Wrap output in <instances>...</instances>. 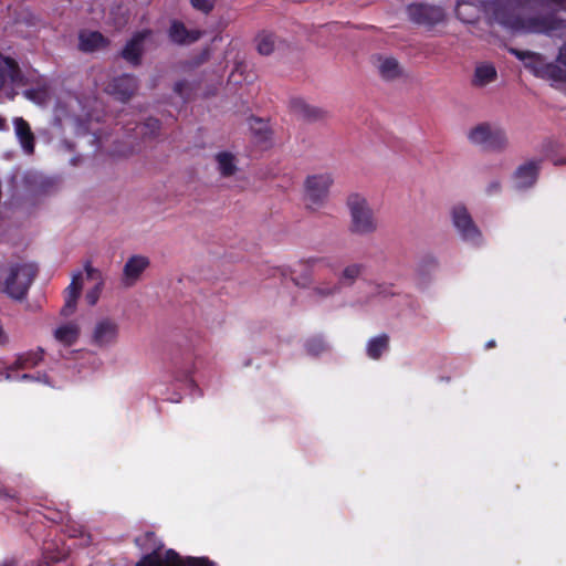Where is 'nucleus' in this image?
<instances>
[{
  "label": "nucleus",
  "mask_w": 566,
  "mask_h": 566,
  "mask_svg": "<svg viewBox=\"0 0 566 566\" xmlns=\"http://www.w3.org/2000/svg\"><path fill=\"white\" fill-rule=\"evenodd\" d=\"M15 136L27 155H33L35 148V137L29 123L22 117H15L13 120Z\"/></svg>",
  "instance_id": "obj_14"
},
{
  "label": "nucleus",
  "mask_w": 566,
  "mask_h": 566,
  "mask_svg": "<svg viewBox=\"0 0 566 566\" xmlns=\"http://www.w3.org/2000/svg\"><path fill=\"white\" fill-rule=\"evenodd\" d=\"M163 545L144 555L136 566H216L208 557H181L175 549L161 553Z\"/></svg>",
  "instance_id": "obj_3"
},
{
  "label": "nucleus",
  "mask_w": 566,
  "mask_h": 566,
  "mask_svg": "<svg viewBox=\"0 0 566 566\" xmlns=\"http://www.w3.org/2000/svg\"><path fill=\"white\" fill-rule=\"evenodd\" d=\"M190 3L195 9L203 13H209L213 9V3L210 0H190Z\"/></svg>",
  "instance_id": "obj_36"
},
{
  "label": "nucleus",
  "mask_w": 566,
  "mask_h": 566,
  "mask_svg": "<svg viewBox=\"0 0 566 566\" xmlns=\"http://www.w3.org/2000/svg\"><path fill=\"white\" fill-rule=\"evenodd\" d=\"M36 274L38 268L33 263L17 262L11 264L4 284H2L4 286L2 292H6L15 301L24 300Z\"/></svg>",
  "instance_id": "obj_1"
},
{
  "label": "nucleus",
  "mask_w": 566,
  "mask_h": 566,
  "mask_svg": "<svg viewBox=\"0 0 566 566\" xmlns=\"http://www.w3.org/2000/svg\"><path fill=\"white\" fill-rule=\"evenodd\" d=\"M300 266L304 268V274L297 277H292L295 285L306 287L312 282V269L316 265H324L334 269L327 258H308L298 262Z\"/></svg>",
  "instance_id": "obj_19"
},
{
  "label": "nucleus",
  "mask_w": 566,
  "mask_h": 566,
  "mask_svg": "<svg viewBox=\"0 0 566 566\" xmlns=\"http://www.w3.org/2000/svg\"><path fill=\"white\" fill-rule=\"evenodd\" d=\"M80 337V327L75 323H67L54 331V338L64 346L74 345Z\"/></svg>",
  "instance_id": "obj_24"
},
{
  "label": "nucleus",
  "mask_w": 566,
  "mask_h": 566,
  "mask_svg": "<svg viewBox=\"0 0 566 566\" xmlns=\"http://www.w3.org/2000/svg\"><path fill=\"white\" fill-rule=\"evenodd\" d=\"M438 260L436 256L431 255V254H427L424 255L419 264H418V271L420 274H427L429 273L431 270H434L438 268Z\"/></svg>",
  "instance_id": "obj_33"
},
{
  "label": "nucleus",
  "mask_w": 566,
  "mask_h": 566,
  "mask_svg": "<svg viewBox=\"0 0 566 566\" xmlns=\"http://www.w3.org/2000/svg\"><path fill=\"white\" fill-rule=\"evenodd\" d=\"M377 69L386 81L398 78L402 73L399 62L391 56H379Z\"/></svg>",
  "instance_id": "obj_23"
},
{
  "label": "nucleus",
  "mask_w": 566,
  "mask_h": 566,
  "mask_svg": "<svg viewBox=\"0 0 566 566\" xmlns=\"http://www.w3.org/2000/svg\"><path fill=\"white\" fill-rule=\"evenodd\" d=\"M510 25L514 29H517L521 25V20L515 19L512 23H510Z\"/></svg>",
  "instance_id": "obj_46"
},
{
  "label": "nucleus",
  "mask_w": 566,
  "mask_h": 566,
  "mask_svg": "<svg viewBox=\"0 0 566 566\" xmlns=\"http://www.w3.org/2000/svg\"><path fill=\"white\" fill-rule=\"evenodd\" d=\"M44 356V349L42 347H38L35 350H29L23 353L17 357L14 363L7 367L6 378L7 379H34V377L30 374L23 373L19 374V370H25L33 368L42 361Z\"/></svg>",
  "instance_id": "obj_8"
},
{
  "label": "nucleus",
  "mask_w": 566,
  "mask_h": 566,
  "mask_svg": "<svg viewBox=\"0 0 566 566\" xmlns=\"http://www.w3.org/2000/svg\"><path fill=\"white\" fill-rule=\"evenodd\" d=\"M84 269L88 279H94L95 274H98V271L94 269L90 262L85 263Z\"/></svg>",
  "instance_id": "obj_42"
},
{
  "label": "nucleus",
  "mask_w": 566,
  "mask_h": 566,
  "mask_svg": "<svg viewBox=\"0 0 566 566\" xmlns=\"http://www.w3.org/2000/svg\"><path fill=\"white\" fill-rule=\"evenodd\" d=\"M34 178H35V176H34V175H32V174H27V175L24 176V180H25L27 182H31Z\"/></svg>",
  "instance_id": "obj_47"
},
{
  "label": "nucleus",
  "mask_w": 566,
  "mask_h": 566,
  "mask_svg": "<svg viewBox=\"0 0 566 566\" xmlns=\"http://www.w3.org/2000/svg\"><path fill=\"white\" fill-rule=\"evenodd\" d=\"M144 127L149 130L150 135L156 136L160 129V120L150 117L144 123Z\"/></svg>",
  "instance_id": "obj_37"
},
{
  "label": "nucleus",
  "mask_w": 566,
  "mask_h": 566,
  "mask_svg": "<svg viewBox=\"0 0 566 566\" xmlns=\"http://www.w3.org/2000/svg\"><path fill=\"white\" fill-rule=\"evenodd\" d=\"M532 72L543 78L566 82V71L554 63H545L543 57L536 64H531Z\"/></svg>",
  "instance_id": "obj_20"
},
{
  "label": "nucleus",
  "mask_w": 566,
  "mask_h": 566,
  "mask_svg": "<svg viewBox=\"0 0 566 566\" xmlns=\"http://www.w3.org/2000/svg\"><path fill=\"white\" fill-rule=\"evenodd\" d=\"M408 14L411 21L424 25H434L444 18L442 8L423 3L410 4Z\"/></svg>",
  "instance_id": "obj_10"
},
{
  "label": "nucleus",
  "mask_w": 566,
  "mask_h": 566,
  "mask_svg": "<svg viewBox=\"0 0 566 566\" xmlns=\"http://www.w3.org/2000/svg\"><path fill=\"white\" fill-rule=\"evenodd\" d=\"M389 349V336L380 334L368 340L366 346L367 356L371 359H379L381 355Z\"/></svg>",
  "instance_id": "obj_25"
},
{
  "label": "nucleus",
  "mask_w": 566,
  "mask_h": 566,
  "mask_svg": "<svg viewBox=\"0 0 566 566\" xmlns=\"http://www.w3.org/2000/svg\"><path fill=\"white\" fill-rule=\"evenodd\" d=\"M149 265V261L143 255H133L124 266V276L127 285H132Z\"/></svg>",
  "instance_id": "obj_21"
},
{
  "label": "nucleus",
  "mask_w": 566,
  "mask_h": 566,
  "mask_svg": "<svg viewBox=\"0 0 566 566\" xmlns=\"http://www.w3.org/2000/svg\"><path fill=\"white\" fill-rule=\"evenodd\" d=\"M501 190V184L500 181L495 180V181H492L488 188H486V192L488 195H494V193H497L500 192Z\"/></svg>",
  "instance_id": "obj_41"
},
{
  "label": "nucleus",
  "mask_w": 566,
  "mask_h": 566,
  "mask_svg": "<svg viewBox=\"0 0 566 566\" xmlns=\"http://www.w3.org/2000/svg\"><path fill=\"white\" fill-rule=\"evenodd\" d=\"M36 94H38V92L35 90H25L24 91V96L29 99H34Z\"/></svg>",
  "instance_id": "obj_44"
},
{
  "label": "nucleus",
  "mask_w": 566,
  "mask_h": 566,
  "mask_svg": "<svg viewBox=\"0 0 566 566\" xmlns=\"http://www.w3.org/2000/svg\"><path fill=\"white\" fill-rule=\"evenodd\" d=\"M82 290V273L73 274L70 285L65 289V303L61 308L62 316H70L76 308L77 298Z\"/></svg>",
  "instance_id": "obj_16"
},
{
  "label": "nucleus",
  "mask_w": 566,
  "mask_h": 566,
  "mask_svg": "<svg viewBox=\"0 0 566 566\" xmlns=\"http://www.w3.org/2000/svg\"><path fill=\"white\" fill-rule=\"evenodd\" d=\"M2 95L9 99H13L18 94L17 88L27 85L28 81L23 75L18 62L10 57L2 55Z\"/></svg>",
  "instance_id": "obj_6"
},
{
  "label": "nucleus",
  "mask_w": 566,
  "mask_h": 566,
  "mask_svg": "<svg viewBox=\"0 0 566 566\" xmlns=\"http://www.w3.org/2000/svg\"><path fill=\"white\" fill-rule=\"evenodd\" d=\"M151 33L150 29L135 32L120 51V57L134 67L139 66L143 62L144 42Z\"/></svg>",
  "instance_id": "obj_9"
},
{
  "label": "nucleus",
  "mask_w": 566,
  "mask_h": 566,
  "mask_svg": "<svg viewBox=\"0 0 566 566\" xmlns=\"http://www.w3.org/2000/svg\"><path fill=\"white\" fill-rule=\"evenodd\" d=\"M306 350L313 356H318L327 350V344L322 337H312L306 342Z\"/></svg>",
  "instance_id": "obj_32"
},
{
  "label": "nucleus",
  "mask_w": 566,
  "mask_h": 566,
  "mask_svg": "<svg viewBox=\"0 0 566 566\" xmlns=\"http://www.w3.org/2000/svg\"><path fill=\"white\" fill-rule=\"evenodd\" d=\"M485 347L489 349V348H493L495 347V342L494 340H490L486 343Z\"/></svg>",
  "instance_id": "obj_49"
},
{
  "label": "nucleus",
  "mask_w": 566,
  "mask_h": 566,
  "mask_svg": "<svg viewBox=\"0 0 566 566\" xmlns=\"http://www.w3.org/2000/svg\"><path fill=\"white\" fill-rule=\"evenodd\" d=\"M294 272H296V270L286 269V270L282 271V275H284V276L287 274L292 275Z\"/></svg>",
  "instance_id": "obj_48"
},
{
  "label": "nucleus",
  "mask_w": 566,
  "mask_h": 566,
  "mask_svg": "<svg viewBox=\"0 0 566 566\" xmlns=\"http://www.w3.org/2000/svg\"><path fill=\"white\" fill-rule=\"evenodd\" d=\"M275 40L271 33L262 32L256 36V50L261 55H270L274 51Z\"/></svg>",
  "instance_id": "obj_28"
},
{
  "label": "nucleus",
  "mask_w": 566,
  "mask_h": 566,
  "mask_svg": "<svg viewBox=\"0 0 566 566\" xmlns=\"http://www.w3.org/2000/svg\"><path fill=\"white\" fill-rule=\"evenodd\" d=\"M510 52L515 55L518 60L523 61L526 69L532 71L531 64H536L537 61H541L542 55L531 52V51H522L518 49H510Z\"/></svg>",
  "instance_id": "obj_30"
},
{
  "label": "nucleus",
  "mask_w": 566,
  "mask_h": 566,
  "mask_svg": "<svg viewBox=\"0 0 566 566\" xmlns=\"http://www.w3.org/2000/svg\"><path fill=\"white\" fill-rule=\"evenodd\" d=\"M347 207L350 213L349 231L352 233L368 235L377 230V220L366 198L358 193H352L347 198Z\"/></svg>",
  "instance_id": "obj_2"
},
{
  "label": "nucleus",
  "mask_w": 566,
  "mask_h": 566,
  "mask_svg": "<svg viewBox=\"0 0 566 566\" xmlns=\"http://www.w3.org/2000/svg\"><path fill=\"white\" fill-rule=\"evenodd\" d=\"M462 6H467V3H464V2L463 3H461V2L458 3L457 12H458L459 15H460V9H461Z\"/></svg>",
  "instance_id": "obj_50"
},
{
  "label": "nucleus",
  "mask_w": 566,
  "mask_h": 566,
  "mask_svg": "<svg viewBox=\"0 0 566 566\" xmlns=\"http://www.w3.org/2000/svg\"><path fill=\"white\" fill-rule=\"evenodd\" d=\"M118 326L115 322L106 318L98 322L93 333V343L97 346H105L115 342Z\"/></svg>",
  "instance_id": "obj_17"
},
{
  "label": "nucleus",
  "mask_w": 566,
  "mask_h": 566,
  "mask_svg": "<svg viewBox=\"0 0 566 566\" xmlns=\"http://www.w3.org/2000/svg\"><path fill=\"white\" fill-rule=\"evenodd\" d=\"M539 174V161L530 160L518 166L513 175L515 187L527 189L535 185Z\"/></svg>",
  "instance_id": "obj_13"
},
{
  "label": "nucleus",
  "mask_w": 566,
  "mask_h": 566,
  "mask_svg": "<svg viewBox=\"0 0 566 566\" xmlns=\"http://www.w3.org/2000/svg\"><path fill=\"white\" fill-rule=\"evenodd\" d=\"M138 88V80L133 74H123L114 77L108 84V93L120 102L129 101Z\"/></svg>",
  "instance_id": "obj_11"
},
{
  "label": "nucleus",
  "mask_w": 566,
  "mask_h": 566,
  "mask_svg": "<svg viewBox=\"0 0 566 566\" xmlns=\"http://www.w3.org/2000/svg\"><path fill=\"white\" fill-rule=\"evenodd\" d=\"M45 547L48 549L46 552H50L51 544L46 545Z\"/></svg>",
  "instance_id": "obj_52"
},
{
  "label": "nucleus",
  "mask_w": 566,
  "mask_h": 566,
  "mask_svg": "<svg viewBox=\"0 0 566 566\" xmlns=\"http://www.w3.org/2000/svg\"><path fill=\"white\" fill-rule=\"evenodd\" d=\"M333 181V177L328 172L307 176L304 181L306 207L313 210L323 207Z\"/></svg>",
  "instance_id": "obj_5"
},
{
  "label": "nucleus",
  "mask_w": 566,
  "mask_h": 566,
  "mask_svg": "<svg viewBox=\"0 0 566 566\" xmlns=\"http://www.w3.org/2000/svg\"><path fill=\"white\" fill-rule=\"evenodd\" d=\"M290 109L295 116L307 122H316L325 117L323 109L312 106L298 97L290 101Z\"/></svg>",
  "instance_id": "obj_15"
},
{
  "label": "nucleus",
  "mask_w": 566,
  "mask_h": 566,
  "mask_svg": "<svg viewBox=\"0 0 566 566\" xmlns=\"http://www.w3.org/2000/svg\"><path fill=\"white\" fill-rule=\"evenodd\" d=\"M144 537H145V539H147V541H153V539H155V538H156V535H155V533H154V532H147V533L145 534V536H144Z\"/></svg>",
  "instance_id": "obj_45"
},
{
  "label": "nucleus",
  "mask_w": 566,
  "mask_h": 566,
  "mask_svg": "<svg viewBox=\"0 0 566 566\" xmlns=\"http://www.w3.org/2000/svg\"><path fill=\"white\" fill-rule=\"evenodd\" d=\"M557 61L560 64L566 65V43L563 44L562 48L559 49Z\"/></svg>",
  "instance_id": "obj_43"
},
{
  "label": "nucleus",
  "mask_w": 566,
  "mask_h": 566,
  "mask_svg": "<svg viewBox=\"0 0 566 566\" xmlns=\"http://www.w3.org/2000/svg\"><path fill=\"white\" fill-rule=\"evenodd\" d=\"M249 123L250 129L253 133V135L258 138V140L265 142L270 138V129L268 123H265L263 119L251 117L249 119Z\"/></svg>",
  "instance_id": "obj_29"
},
{
  "label": "nucleus",
  "mask_w": 566,
  "mask_h": 566,
  "mask_svg": "<svg viewBox=\"0 0 566 566\" xmlns=\"http://www.w3.org/2000/svg\"><path fill=\"white\" fill-rule=\"evenodd\" d=\"M49 557L52 559V560H56V556L55 555H49Z\"/></svg>",
  "instance_id": "obj_51"
},
{
  "label": "nucleus",
  "mask_w": 566,
  "mask_h": 566,
  "mask_svg": "<svg viewBox=\"0 0 566 566\" xmlns=\"http://www.w3.org/2000/svg\"><path fill=\"white\" fill-rule=\"evenodd\" d=\"M191 375H192V365L178 371L176 379L177 380H188L191 378Z\"/></svg>",
  "instance_id": "obj_39"
},
{
  "label": "nucleus",
  "mask_w": 566,
  "mask_h": 566,
  "mask_svg": "<svg viewBox=\"0 0 566 566\" xmlns=\"http://www.w3.org/2000/svg\"><path fill=\"white\" fill-rule=\"evenodd\" d=\"M451 216L453 226L464 241L476 245L482 242V233L464 206L458 205L453 207Z\"/></svg>",
  "instance_id": "obj_7"
},
{
  "label": "nucleus",
  "mask_w": 566,
  "mask_h": 566,
  "mask_svg": "<svg viewBox=\"0 0 566 566\" xmlns=\"http://www.w3.org/2000/svg\"><path fill=\"white\" fill-rule=\"evenodd\" d=\"M169 40L177 45H189L202 36L200 30H188L184 22L172 20L167 31Z\"/></svg>",
  "instance_id": "obj_12"
},
{
  "label": "nucleus",
  "mask_w": 566,
  "mask_h": 566,
  "mask_svg": "<svg viewBox=\"0 0 566 566\" xmlns=\"http://www.w3.org/2000/svg\"><path fill=\"white\" fill-rule=\"evenodd\" d=\"M364 269V264L360 263H352L345 266L338 276L337 284L339 285V289L343 286H352L360 276Z\"/></svg>",
  "instance_id": "obj_26"
},
{
  "label": "nucleus",
  "mask_w": 566,
  "mask_h": 566,
  "mask_svg": "<svg viewBox=\"0 0 566 566\" xmlns=\"http://www.w3.org/2000/svg\"><path fill=\"white\" fill-rule=\"evenodd\" d=\"M468 138L473 145L481 146L486 150L501 151L507 146L505 132L489 123H481L470 129Z\"/></svg>",
  "instance_id": "obj_4"
},
{
  "label": "nucleus",
  "mask_w": 566,
  "mask_h": 566,
  "mask_svg": "<svg viewBox=\"0 0 566 566\" xmlns=\"http://www.w3.org/2000/svg\"><path fill=\"white\" fill-rule=\"evenodd\" d=\"M43 509L45 510V512L43 513V516L53 522V523H62L64 521V512H66L65 510H62V509H54V507H51L49 505H43Z\"/></svg>",
  "instance_id": "obj_34"
},
{
  "label": "nucleus",
  "mask_w": 566,
  "mask_h": 566,
  "mask_svg": "<svg viewBox=\"0 0 566 566\" xmlns=\"http://www.w3.org/2000/svg\"><path fill=\"white\" fill-rule=\"evenodd\" d=\"M109 44V40L99 31H82L78 34V49L82 52L91 53Z\"/></svg>",
  "instance_id": "obj_18"
},
{
  "label": "nucleus",
  "mask_w": 566,
  "mask_h": 566,
  "mask_svg": "<svg viewBox=\"0 0 566 566\" xmlns=\"http://www.w3.org/2000/svg\"><path fill=\"white\" fill-rule=\"evenodd\" d=\"M190 84L187 80H180L175 83L174 92L179 95L184 101L188 99L190 95Z\"/></svg>",
  "instance_id": "obj_35"
},
{
  "label": "nucleus",
  "mask_w": 566,
  "mask_h": 566,
  "mask_svg": "<svg viewBox=\"0 0 566 566\" xmlns=\"http://www.w3.org/2000/svg\"><path fill=\"white\" fill-rule=\"evenodd\" d=\"M2 566H9V565H7V564H2Z\"/></svg>",
  "instance_id": "obj_54"
},
{
  "label": "nucleus",
  "mask_w": 566,
  "mask_h": 566,
  "mask_svg": "<svg viewBox=\"0 0 566 566\" xmlns=\"http://www.w3.org/2000/svg\"><path fill=\"white\" fill-rule=\"evenodd\" d=\"M497 78V72L492 63H480L474 69L471 81L474 87H484Z\"/></svg>",
  "instance_id": "obj_22"
},
{
  "label": "nucleus",
  "mask_w": 566,
  "mask_h": 566,
  "mask_svg": "<svg viewBox=\"0 0 566 566\" xmlns=\"http://www.w3.org/2000/svg\"><path fill=\"white\" fill-rule=\"evenodd\" d=\"M98 294H99V287L96 286L93 291H90L87 294H86V300L87 302L91 304V305H94L97 300H98Z\"/></svg>",
  "instance_id": "obj_40"
},
{
  "label": "nucleus",
  "mask_w": 566,
  "mask_h": 566,
  "mask_svg": "<svg viewBox=\"0 0 566 566\" xmlns=\"http://www.w3.org/2000/svg\"><path fill=\"white\" fill-rule=\"evenodd\" d=\"M1 499H2V506L4 505L6 502H11L12 505L10 506V509L15 511L17 513H23L24 512V507L22 506V504L20 502L15 503L13 497L10 496L9 494L4 493L3 491H2Z\"/></svg>",
  "instance_id": "obj_38"
},
{
  "label": "nucleus",
  "mask_w": 566,
  "mask_h": 566,
  "mask_svg": "<svg viewBox=\"0 0 566 566\" xmlns=\"http://www.w3.org/2000/svg\"><path fill=\"white\" fill-rule=\"evenodd\" d=\"M216 160L218 163V167L220 174L223 177H230L235 174L237 166L234 163V156L228 151H221L216 155Z\"/></svg>",
  "instance_id": "obj_27"
},
{
  "label": "nucleus",
  "mask_w": 566,
  "mask_h": 566,
  "mask_svg": "<svg viewBox=\"0 0 566 566\" xmlns=\"http://www.w3.org/2000/svg\"><path fill=\"white\" fill-rule=\"evenodd\" d=\"M177 364H178V363H177V359H176V358H174V365H175L176 367H177Z\"/></svg>",
  "instance_id": "obj_53"
},
{
  "label": "nucleus",
  "mask_w": 566,
  "mask_h": 566,
  "mask_svg": "<svg viewBox=\"0 0 566 566\" xmlns=\"http://www.w3.org/2000/svg\"><path fill=\"white\" fill-rule=\"evenodd\" d=\"M339 291H340V289L337 283H327V284L315 286L312 291V295L317 298H325V297L335 295Z\"/></svg>",
  "instance_id": "obj_31"
}]
</instances>
